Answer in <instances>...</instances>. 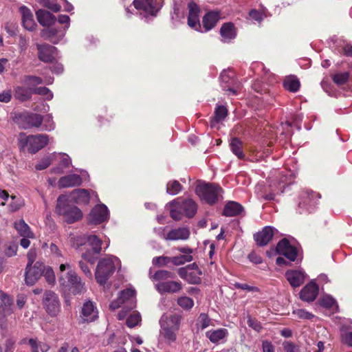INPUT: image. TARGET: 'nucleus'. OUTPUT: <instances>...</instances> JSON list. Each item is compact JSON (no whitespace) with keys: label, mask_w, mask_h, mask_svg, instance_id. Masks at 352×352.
<instances>
[{"label":"nucleus","mask_w":352,"mask_h":352,"mask_svg":"<svg viewBox=\"0 0 352 352\" xmlns=\"http://www.w3.org/2000/svg\"><path fill=\"white\" fill-rule=\"evenodd\" d=\"M59 270L58 280L65 291L71 292L74 294L82 292L83 284L69 263L61 264Z\"/></svg>","instance_id":"obj_1"},{"label":"nucleus","mask_w":352,"mask_h":352,"mask_svg":"<svg viewBox=\"0 0 352 352\" xmlns=\"http://www.w3.org/2000/svg\"><path fill=\"white\" fill-rule=\"evenodd\" d=\"M118 267H120V261L116 256H108L100 259L95 273L96 281L100 285L105 284Z\"/></svg>","instance_id":"obj_2"},{"label":"nucleus","mask_w":352,"mask_h":352,"mask_svg":"<svg viewBox=\"0 0 352 352\" xmlns=\"http://www.w3.org/2000/svg\"><path fill=\"white\" fill-rule=\"evenodd\" d=\"M170 215L175 221L181 220L183 217H192L197 212V204L191 199L181 200L177 199L169 203Z\"/></svg>","instance_id":"obj_3"},{"label":"nucleus","mask_w":352,"mask_h":352,"mask_svg":"<svg viewBox=\"0 0 352 352\" xmlns=\"http://www.w3.org/2000/svg\"><path fill=\"white\" fill-rule=\"evenodd\" d=\"M55 211L63 216L64 220L68 223H73L82 217L81 210L78 207L71 205L68 197L64 195L58 197Z\"/></svg>","instance_id":"obj_4"},{"label":"nucleus","mask_w":352,"mask_h":352,"mask_svg":"<svg viewBox=\"0 0 352 352\" xmlns=\"http://www.w3.org/2000/svg\"><path fill=\"white\" fill-rule=\"evenodd\" d=\"M195 192L201 200L213 205L222 198L223 190L217 184L203 182L197 186Z\"/></svg>","instance_id":"obj_5"},{"label":"nucleus","mask_w":352,"mask_h":352,"mask_svg":"<svg viewBox=\"0 0 352 352\" xmlns=\"http://www.w3.org/2000/svg\"><path fill=\"white\" fill-rule=\"evenodd\" d=\"M49 142V137L45 134H38L26 136L21 133L19 138V145L21 148L27 147L31 153H36Z\"/></svg>","instance_id":"obj_6"},{"label":"nucleus","mask_w":352,"mask_h":352,"mask_svg":"<svg viewBox=\"0 0 352 352\" xmlns=\"http://www.w3.org/2000/svg\"><path fill=\"white\" fill-rule=\"evenodd\" d=\"M42 303L46 312L51 316H56L60 310V302L58 295L51 291H45Z\"/></svg>","instance_id":"obj_7"},{"label":"nucleus","mask_w":352,"mask_h":352,"mask_svg":"<svg viewBox=\"0 0 352 352\" xmlns=\"http://www.w3.org/2000/svg\"><path fill=\"white\" fill-rule=\"evenodd\" d=\"M125 304L128 309H132L135 307V291L133 289H126L120 293L116 300L109 305L111 310L118 309L121 305Z\"/></svg>","instance_id":"obj_8"},{"label":"nucleus","mask_w":352,"mask_h":352,"mask_svg":"<svg viewBox=\"0 0 352 352\" xmlns=\"http://www.w3.org/2000/svg\"><path fill=\"white\" fill-rule=\"evenodd\" d=\"M45 265L41 261H36L30 266L26 265L25 281L28 285H34L41 277L45 270Z\"/></svg>","instance_id":"obj_9"},{"label":"nucleus","mask_w":352,"mask_h":352,"mask_svg":"<svg viewBox=\"0 0 352 352\" xmlns=\"http://www.w3.org/2000/svg\"><path fill=\"white\" fill-rule=\"evenodd\" d=\"M109 219V210L104 204L96 206L89 214V221L93 224L101 223Z\"/></svg>","instance_id":"obj_10"},{"label":"nucleus","mask_w":352,"mask_h":352,"mask_svg":"<svg viewBox=\"0 0 352 352\" xmlns=\"http://www.w3.org/2000/svg\"><path fill=\"white\" fill-rule=\"evenodd\" d=\"M188 25L191 28L199 31L201 25L199 22V8L193 1H191L188 5Z\"/></svg>","instance_id":"obj_11"},{"label":"nucleus","mask_w":352,"mask_h":352,"mask_svg":"<svg viewBox=\"0 0 352 352\" xmlns=\"http://www.w3.org/2000/svg\"><path fill=\"white\" fill-rule=\"evenodd\" d=\"M182 317L177 314H164L160 320L161 328L179 331Z\"/></svg>","instance_id":"obj_12"},{"label":"nucleus","mask_w":352,"mask_h":352,"mask_svg":"<svg viewBox=\"0 0 352 352\" xmlns=\"http://www.w3.org/2000/svg\"><path fill=\"white\" fill-rule=\"evenodd\" d=\"M38 58L45 63H51L56 58V48L48 44L37 45Z\"/></svg>","instance_id":"obj_13"},{"label":"nucleus","mask_w":352,"mask_h":352,"mask_svg":"<svg viewBox=\"0 0 352 352\" xmlns=\"http://www.w3.org/2000/svg\"><path fill=\"white\" fill-rule=\"evenodd\" d=\"M318 290V285L314 282H310L301 289L300 298L303 301L312 302L316 298Z\"/></svg>","instance_id":"obj_14"},{"label":"nucleus","mask_w":352,"mask_h":352,"mask_svg":"<svg viewBox=\"0 0 352 352\" xmlns=\"http://www.w3.org/2000/svg\"><path fill=\"white\" fill-rule=\"evenodd\" d=\"M65 34V30H60L55 28H48L41 32V37L54 44L58 43L64 37Z\"/></svg>","instance_id":"obj_15"},{"label":"nucleus","mask_w":352,"mask_h":352,"mask_svg":"<svg viewBox=\"0 0 352 352\" xmlns=\"http://www.w3.org/2000/svg\"><path fill=\"white\" fill-rule=\"evenodd\" d=\"M133 4L136 9L141 10L153 16H155L160 10L156 6L154 0H134Z\"/></svg>","instance_id":"obj_16"},{"label":"nucleus","mask_w":352,"mask_h":352,"mask_svg":"<svg viewBox=\"0 0 352 352\" xmlns=\"http://www.w3.org/2000/svg\"><path fill=\"white\" fill-rule=\"evenodd\" d=\"M98 317V312L91 301H87L82 308L81 318L86 322H92Z\"/></svg>","instance_id":"obj_17"},{"label":"nucleus","mask_w":352,"mask_h":352,"mask_svg":"<svg viewBox=\"0 0 352 352\" xmlns=\"http://www.w3.org/2000/svg\"><path fill=\"white\" fill-rule=\"evenodd\" d=\"M155 288L160 293H177L182 289V286L181 282L168 280L156 283Z\"/></svg>","instance_id":"obj_18"},{"label":"nucleus","mask_w":352,"mask_h":352,"mask_svg":"<svg viewBox=\"0 0 352 352\" xmlns=\"http://www.w3.org/2000/svg\"><path fill=\"white\" fill-rule=\"evenodd\" d=\"M82 182L80 175L72 174L60 177L58 182V186L59 188H72L80 186Z\"/></svg>","instance_id":"obj_19"},{"label":"nucleus","mask_w":352,"mask_h":352,"mask_svg":"<svg viewBox=\"0 0 352 352\" xmlns=\"http://www.w3.org/2000/svg\"><path fill=\"white\" fill-rule=\"evenodd\" d=\"M273 235V228L270 226H265L261 231L254 234V239L257 245L264 246L272 240Z\"/></svg>","instance_id":"obj_20"},{"label":"nucleus","mask_w":352,"mask_h":352,"mask_svg":"<svg viewBox=\"0 0 352 352\" xmlns=\"http://www.w3.org/2000/svg\"><path fill=\"white\" fill-rule=\"evenodd\" d=\"M285 277L293 287L300 286L305 281L304 273L300 270H288L285 273Z\"/></svg>","instance_id":"obj_21"},{"label":"nucleus","mask_w":352,"mask_h":352,"mask_svg":"<svg viewBox=\"0 0 352 352\" xmlns=\"http://www.w3.org/2000/svg\"><path fill=\"white\" fill-rule=\"evenodd\" d=\"M20 12L22 15V23L23 27L29 31L34 30L36 25L30 10L25 6H21L20 8Z\"/></svg>","instance_id":"obj_22"},{"label":"nucleus","mask_w":352,"mask_h":352,"mask_svg":"<svg viewBox=\"0 0 352 352\" xmlns=\"http://www.w3.org/2000/svg\"><path fill=\"white\" fill-rule=\"evenodd\" d=\"M36 16L38 23L45 27H50L53 25L56 21V16L50 12L40 9L36 12Z\"/></svg>","instance_id":"obj_23"},{"label":"nucleus","mask_w":352,"mask_h":352,"mask_svg":"<svg viewBox=\"0 0 352 352\" xmlns=\"http://www.w3.org/2000/svg\"><path fill=\"white\" fill-rule=\"evenodd\" d=\"M219 14L220 12L219 11H210L204 16L202 23L205 32L212 30L216 25L220 19Z\"/></svg>","instance_id":"obj_24"},{"label":"nucleus","mask_w":352,"mask_h":352,"mask_svg":"<svg viewBox=\"0 0 352 352\" xmlns=\"http://www.w3.org/2000/svg\"><path fill=\"white\" fill-rule=\"evenodd\" d=\"M190 230L186 227L178 228L173 229L167 233V240L177 241V240H186L189 238Z\"/></svg>","instance_id":"obj_25"},{"label":"nucleus","mask_w":352,"mask_h":352,"mask_svg":"<svg viewBox=\"0 0 352 352\" xmlns=\"http://www.w3.org/2000/svg\"><path fill=\"white\" fill-rule=\"evenodd\" d=\"M243 210V207L238 202L228 201L223 211V214L226 217H234L240 214Z\"/></svg>","instance_id":"obj_26"},{"label":"nucleus","mask_w":352,"mask_h":352,"mask_svg":"<svg viewBox=\"0 0 352 352\" xmlns=\"http://www.w3.org/2000/svg\"><path fill=\"white\" fill-rule=\"evenodd\" d=\"M33 94V88L22 85L14 88V97L20 101L24 102L30 100Z\"/></svg>","instance_id":"obj_27"},{"label":"nucleus","mask_w":352,"mask_h":352,"mask_svg":"<svg viewBox=\"0 0 352 352\" xmlns=\"http://www.w3.org/2000/svg\"><path fill=\"white\" fill-rule=\"evenodd\" d=\"M72 197L78 204L87 205L90 201L89 191L85 189H76L72 192Z\"/></svg>","instance_id":"obj_28"},{"label":"nucleus","mask_w":352,"mask_h":352,"mask_svg":"<svg viewBox=\"0 0 352 352\" xmlns=\"http://www.w3.org/2000/svg\"><path fill=\"white\" fill-rule=\"evenodd\" d=\"M14 226V228L21 236L31 239H34L35 237L30 226L24 221L23 219L15 221Z\"/></svg>","instance_id":"obj_29"},{"label":"nucleus","mask_w":352,"mask_h":352,"mask_svg":"<svg viewBox=\"0 0 352 352\" xmlns=\"http://www.w3.org/2000/svg\"><path fill=\"white\" fill-rule=\"evenodd\" d=\"M178 331L172 330L166 328H161L160 330V340L165 342L168 344H171L177 340V333Z\"/></svg>","instance_id":"obj_30"},{"label":"nucleus","mask_w":352,"mask_h":352,"mask_svg":"<svg viewBox=\"0 0 352 352\" xmlns=\"http://www.w3.org/2000/svg\"><path fill=\"white\" fill-rule=\"evenodd\" d=\"M228 335V331L226 329H219L213 331H208L206 333V337L212 343H217L221 340L226 338Z\"/></svg>","instance_id":"obj_31"},{"label":"nucleus","mask_w":352,"mask_h":352,"mask_svg":"<svg viewBox=\"0 0 352 352\" xmlns=\"http://www.w3.org/2000/svg\"><path fill=\"white\" fill-rule=\"evenodd\" d=\"M221 36L225 42L230 41L236 36V31L233 23H226L223 24L220 30Z\"/></svg>","instance_id":"obj_32"},{"label":"nucleus","mask_w":352,"mask_h":352,"mask_svg":"<svg viewBox=\"0 0 352 352\" xmlns=\"http://www.w3.org/2000/svg\"><path fill=\"white\" fill-rule=\"evenodd\" d=\"M23 119L26 122L27 125L24 128L28 127H38L41 125L43 121V117L37 113H30L23 116Z\"/></svg>","instance_id":"obj_33"},{"label":"nucleus","mask_w":352,"mask_h":352,"mask_svg":"<svg viewBox=\"0 0 352 352\" xmlns=\"http://www.w3.org/2000/svg\"><path fill=\"white\" fill-rule=\"evenodd\" d=\"M175 274L167 270H158L153 275L150 274V278L153 281L166 282V280L174 278Z\"/></svg>","instance_id":"obj_34"},{"label":"nucleus","mask_w":352,"mask_h":352,"mask_svg":"<svg viewBox=\"0 0 352 352\" xmlns=\"http://www.w3.org/2000/svg\"><path fill=\"white\" fill-rule=\"evenodd\" d=\"M87 241L89 246L92 248L94 254L98 255L100 253L102 241L95 234L87 236Z\"/></svg>","instance_id":"obj_35"},{"label":"nucleus","mask_w":352,"mask_h":352,"mask_svg":"<svg viewBox=\"0 0 352 352\" xmlns=\"http://www.w3.org/2000/svg\"><path fill=\"white\" fill-rule=\"evenodd\" d=\"M191 267L192 269L189 272L187 281L190 284H199L201 282L200 276L202 274L201 271L195 263H193Z\"/></svg>","instance_id":"obj_36"},{"label":"nucleus","mask_w":352,"mask_h":352,"mask_svg":"<svg viewBox=\"0 0 352 352\" xmlns=\"http://www.w3.org/2000/svg\"><path fill=\"white\" fill-rule=\"evenodd\" d=\"M284 87L292 92H296L300 87V82L295 76L287 77L283 82Z\"/></svg>","instance_id":"obj_37"},{"label":"nucleus","mask_w":352,"mask_h":352,"mask_svg":"<svg viewBox=\"0 0 352 352\" xmlns=\"http://www.w3.org/2000/svg\"><path fill=\"white\" fill-rule=\"evenodd\" d=\"M230 149L239 159H243L245 155L242 151V143L236 138L232 139L230 144Z\"/></svg>","instance_id":"obj_38"},{"label":"nucleus","mask_w":352,"mask_h":352,"mask_svg":"<svg viewBox=\"0 0 352 352\" xmlns=\"http://www.w3.org/2000/svg\"><path fill=\"white\" fill-rule=\"evenodd\" d=\"M42 83V78L35 76H25L22 80V84L28 87L36 88L37 85Z\"/></svg>","instance_id":"obj_39"},{"label":"nucleus","mask_w":352,"mask_h":352,"mask_svg":"<svg viewBox=\"0 0 352 352\" xmlns=\"http://www.w3.org/2000/svg\"><path fill=\"white\" fill-rule=\"evenodd\" d=\"M228 111L227 109L223 106H219L214 112V117L211 121V126H214L215 123L219 122L224 120L227 116Z\"/></svg>","instance_id":"obj_40"},{"label":"nucleus","mask_w":352,"mask_h":352,"mask_svg":"<svg viewBox=\"0 0 352 352\" xmlns=\"http://www.w3.org/2000/svg\"><path fill=\"white\" fill-rule=\"evenodd\" d=\"M182 189V186L178 181L173 180L167 183L166 192L171 195L178 194Z\"/></svg>","instance_id":"obj_41"},{"label":"nucleus","mask_w":352,"mask_h":352,"mask_svg":"<svg viewBox=\"0 0 352 352\" xmlns=\"http://www.w3.org/2000/svg\"><path fill=\"white\" fill-rule=\"evenodd\" d=\"M0 299L1 300V305L4 306L3 311L10 314L11 313L10 307L12 305V299L1 290H0Z\"/></svg>","instance_id":"obj_42"},{"label":"nucleus","mask_w":352,"mask_h":352,"mask_svg":"<svg viewBox=\"0 0 352 352\" xmlns=\"http://www.w3.org/2000/svg\"><path fill=\"white\" fill-rule=\"evenodd\" d=\"M39 3L54 12H58L60 10V6L58 4L55 0H39Z\"/></svg>","instance_id":"obj_43"},{"label":"nucleus","mask_w":352,"mask_h":352,"mask_svg":"<svg viewBox=\"0 0 352 352\" xmlns=\"http://www.w3.org/2000/svg\"><path fill=\"white\" fill-rule=\"evenodd\" d=\"M212 321L206 314H201L197 319V325L201 329H204L211 325Z\"/></svg>","instance_id":"obj_44"},{"label":"nucleus","mask_w":352,"mask_h":352,"mask_svg":"<svg viewBox=\"0 0 352 352\" xmlns=\"http://www.w3.org/2000/svg\"><path fill=\"white\" fill-rule=\"evenodd\" d=\"M177 304L182 309L190 310L194 305V301L189 297L182 296L177 299Z\"/></svg>","instance_id":"obj_45"},{"label":"nucleus","mask_w":352,"mask_h":352,"mask_svg":"<svg viewBox=\"0 0 352 352\" xmlns=\"http://www.w3.org/2000/svg\"><path fill=\"white\" fill-rule=\"evenodd\" d=\"M33 94L43 96L49 100L53 98V94L52 91L45 87L33 88Z\"/></svg>","instance_id":"obj_46"},{"label":"nucleus","mask_w":352,"mask_h":352,"mask_svg":"<svg viewBox=\"0 0 352 352\" xmlns=\"http://www.w3.org/2000/svg\"><path fill=\"white\" fill-rule=\"evenodd\" d=\"M141 322V316L139 313L131 314L126 319V325L130 327H134Z\"/></svg>","instance_id":"obj_47"},{"label":"nucleus","mask_w":352,"mask_h":352,"mask_svg":"<svg viewBox=\"0 0 352 352\" xmlns=\"http://www.w3.org/2000/svg\"><path fill=\"white\" fill-rule=\"evenodd\" d=\"M192 261V255H180L170 258V262L176 265H182L186 262Z\"/></svg>","instance_id":"obj_48"},{"label":"nucleus","mask_w":352,"mask_h":352,"mask_svg":"<svg viewBox=\"0 0 352 352\" xmlns=\"http://www.w3.org/2000/svg\"><path fill=\"white\" fill-rule=\"evenodd\" d=\"M349 77L348 72L338 73L333 76V80L338 85H342L347 82Z\"/></svg>","instance_id":"obj_49"},{"label":"nucleus","mask_w":352,"mask_h":352,"mask_svg":"<svg viewBox=\"0 0 352 352\" xmlns=\"http://www.w3.org/2000/svg\"><path fill=\"white\" fill-rule=\"evenodd\" d=\"M44 276L47 283L49 285H54L56 282V277L52 267H45L44 273L43 274Z\"/></svg>","instance_id":"obj_50"},{"label":"nucleus","mask_w":352,"mask_h":352,"mask_svg":"<svg viewBox=\"0 0 352 352\" xmlns=\"http://www.w3.org/2000/svg\"><path fill=\"white\" fill-rule=\"evenodd\" d=\"M320 303L322 307L326 308H332L336 305L335 299L329 295L322 297L320 300Z\"/></svg>","instance_id":"obj_51"},{"label":"nucleus","mask_w":352,"mask_h":352,"mask_svg":"<svg viewBox=\"0 0 352 352\" xmlns=\"http://www.w3.org/2000/svg\"><path fill=\"white\" fill-rule=\"evenodd\" d=\"M170 262V258L168 256H157L153 258L152 263L154 265L163 267L168 265Z\"/></svg>","instance_id":"obj_52"},{"label":"nucleus","mask_w":352,"mask_h":352,"mask_svg":"<svg viewBox=\"0 0 352 352\" xmlns=\"http://www.w3.org/2000/svg\"><path fill=\"white\" fill-rule=\"evenodd\" d=\"M291 246L292 245L289 244V241L286 239H283L277 244L276 252L277 253L282 254Z\"/></svg>","instance_id":"obj_53"},{"label":"nucleus","mask_w":352,"mask_h":352,"mask_svg":"<svg viewBox=\"0 0 352 352\" xmlns=\"http://www.w3.org/2000/svg\"><path fill=\"white\" fill-rule=\"evenodd\" d=\"M87 241V236H77L73 237L72 239V245L75 248H78L79 247L83 245Z\"/></svg>","instance_id":"obj_54"},{"label":"nucleus","mask_w":352,"mask_h":352,"mask_svg":"<svg viewBox=\"0 0 352 352\" xmlns=\"http://www.w3.org/2000/svg\"><path fill=\"white\" fill-rule=\"evenodd\" d=\"M293 314L296 317H298V318H301V319L309 320V319H311L312 318H314V315L312 314L307 311L305 309H299L294 310Z\"/></svg>","instance_id":"obj_55"},{"label":"nucleus","mask_w":352,"mask_h":352,"mask_svg":"<svg viewBox=\"0 0 352 352\" xmlns=\"http://www.w3.org/2000/svg\"><path fill=\"white\" fill-rule=\"evenodd\" d=\"M16 340L13 338H8L4 344V352H14Z\"/></svg>","instance_id":"obj_56"},{"label":"nucleus","mask_w":352,"mask_h":352,"mask_svg":"<svg viewBox=\"0 0 352 352\" xmlns=\"http://www.w3.org/2000/svg\"><path fill=\"white\" fill-rule=\"evenodd\" d=\"M247 322L249 327L257 332H260L262 329V326L260 322L250 316L248 317Z\"/></svg>","instance_id":"obj_57"},{"label":"nucleus","mask_w":352,"mask_h":352,"mask_svg":"<svg viewBox=\"0 0 352 352\" xmlns=\"http://www.w3.org/2000/svg\"><path fill=\"white\" fill-rule=\"evenodd\" d=\"M282 254L289 259L291 261H294L296 258L297 251L294 247L291 246Z\"/></svg>","instance_id":"obj_58"},{"label":"nucleus","mask_w":352,"mask_h":352,"mask_svg":"<svg viewBox=\"0 0 352 352\" xmlns=\"http://www.w3.org/2000/svg\"><path fill=\"white\" fill-rule=\"evenodd\" d=\"M51 164V158L50 157H46L42 159L36 165L35 168L36 170H44L47 168Z\"/></svg>","instance_id":"obj_59"},{"label":"nucleus","mask_w":352,"mask_h":352,"mask_svg":"<svg viewBox=\"0 0 352 352\" xmlns=\"http://www.w3.org/2000/svg\"><path fill=\"white\" fill-rule=\"evenodd\" d=\"M283 347L285 352H300L298 346L291 342H284Z\"/></svg>","instance_id":"obj_60"},{"label":"nucleus","mask_w":352,"mask_h":352,"mask_svg":"<svg viewBox=\"0 0 352 352\" xmlns=\"http://www.w3.org/2000/svg\"><path fill=\"white\" fill-rule=\"evenodd\" d=\"M37 257V252L36 249L31 248L28 254H27V258H28V263L27 265L30 266L32 264H34V261Z\"/></svg>","instance_id":"obj_61"},{"label":"nucleus","mask_w":352,"mask_h":352,"mask_svg":"<svg viewBox=\"0 0 352 352\" xmlns=\"http://www.w3.org/2000/svg\"><path fill=\"white\" fill-rule=\"evenodd\" d=\"M11 199H12V201L10 204V211L11 212H15V211L19 210L22 207V206H23L22 201H21L20 199L14 201V199H16V197L14 196V195L11 196Z\"/></svg>","instance_id":"obj_62"},{"label":"nucleus","mask_w":352,"mask_h":352,"mask_svg":"<svg viewBox=\"0 0 352 352\" xmlns=\"http://www.w3.org/2000/svg\"><path fill=\"white\" fill-rule=\"evenodd\" d=\"M18 45H19V48L20 52L22 53V52H25L27 50L28 46L29 45L28 38L21 35L19 36Z\"/></svg>","instance_id":"obj_63"},{"label":"nucleus","mask_w":352,"mask_h":352,"mask_svg":"<svg viewBox=\"0 0 352 352\" xmlns=\"http://www.w3.org/2000/svg\"><path fill=\"white\" fill-rule=\"evenodd\" d=\"M5 30L10 36H14L16 33L17 25L16 23L9 22L6 24Z\"/></svg>","instance_id":"obj_64"}]
</instances>
